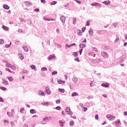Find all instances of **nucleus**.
<instances>
[{
    "label": "nucleus",
    "instance_id": "obj_51",
    "mask_svg": "<svg viewBox=\"0 0 127 127\" xmlns=\"http://www.w3.org/2000/svg\"><path fill=\"white\" fill-rule=\"evenodd\" d=\"M95 120H99V115L98 114H96L95 116Z\"/></svg>",
    "mask_w": 127,
    "mask_h": 127
},
{
    "label": "nucleus",
    "instance_id": "obj_21",
    "mask_svg": "<svg viewBox=\"0 0 127 127\" xmlns=\"http://www.w3.org/2000/svg\"><path fill=\"white\" fill-rule=\"evenodd\" d=\"M94 62H96V63H100L102 61L100 59H97L96 60H94Z\"/></svg>",
    "mask_w": 127,
    "mask_h": 127
},
{
    "label": "nucleus",
    "instance_id": "obj_58",
    "mask_svg": "<svg viewBox=\"0 0 127 127\" xmlns=\"http://www.w3.org/2000/svg\"><path fill=\"white\" fill-rule=\"evenodd\" d=\"M7 115L8 116V117H11V113L10 112H7Z\"/></svg>",
    "mask_w": 127,
    "mask_h": 127
},
{
    "label": "nucleus",
    "instance_id": "obj_17",
    "mask_svg": "<svg viewBox=\"0 0 127 127\" xmlns=\"http://www.w3.org/2000/svg\"><path fill=\"white\" fill-rule=\"evenodd\" d=\"M38 93L40 95H41V96H45V93L41 90H39Z\"/></svg>",
    "mask_w": 127,
    "mask_h": 127
},
{
    "label": "nucleus",
    "instance_id": "obj_2",
    "mask_svg": "<svg viewBox=\"0 0 127 127\" xmlns=\"http://www.w3.org/2000/svg\"><path fill=\"white\" fill-rule=\"evenodd\" d=\"M106 117L108 120H109V121H114V120L116 119V117L111 115H107Z\"/></svg>",
    "mask_w": 127,
    "mask_h": 127
},
{
    "label": "nucleus",
    "instance_id": "obj_41",
    "mask_svg": "<svg viewBox=\"0 0 127 127\" xmlns=\"http://www.w3.org/2000/svg\"><path fill=\"white\" fill-rule=\"evenodd\" d=\"M57 73H58L57 71H54L52 72V75L54 76V75H56Z\"/></svg>",
    "mask_w": 127,
    "mask_h": 127
},
{
    "label": "nucleus",
    "instance_id": "obj_60",
    "mask_svg": "<svg viewBox=\"0 0 127 127\" xmlns=\"http://www.w3.org/2000/svg\"><path fill=\"white\" fill-rule=\"evenodd\" d=\"M19 20L21 22H23V21H24V19H23V18H19Z\"/></svg>",
    "mask_w": 127,
    "mask_h": 127
},
{
    "label": "nucleus",
    "instance_id": "obj_44",
    "mask_svg": "<svg viewBox=\"0 0 127 127\" xmlns=\"http://www.w3.org/2000/svg\"><path fill=\"white\" fill-rule=\"evenodd\" d=\"M20 58L21 60H23L24 59V57L22 54L20 55Z\"/></svg>",
    "mask_w": 127,
    "mask_h": 127
},
{
    "label": "nucleus",
    "instance_id": "obj_62",
    "mask_svg": "<svg viewBox=\"0 0 127 127\" xmlns=\"http://www.w3.org/2000/svg\"><path fill=\"white\" fill-rule=\"evenodd\" d=\"M87 110H88V108H87V107H84L83 112H87Z\"/></svg>",
    "mask_w": 127,
    "mask_h": 127
},
{
    "label": "nucleus",
    "instance_id": "obj_52",
    "mask_svg": "<svg viewBox=\"0 0 127 127\" xmlns=\"http://www.w3.org/2000/svg\"><path fill=\"white\" fill-rule=\"evenodd\" d=\"M34 11H36V12H39V8H37L34 10Z\"/></svg>",
    "mask_w": 127,
    "mask_h": 127
},
{
    "label": "nucleus",
    "instance_id": "obj_64",
    "mask_svg": "<svg viewBox=\"0 0 127 127\" xmlns=\"http://www.w3.org/2000/svg\"><path fill=\"white\" fill-rule=\"evenodd\" d=\"M87 98L89 100H90V99H93V96H89Z\"/></svg>",
    "mask_w": 127,
    "mask_h": 127
},
{
    "label": "nucleus",
    "instance_id": "obj_49",
    "mask_svg": "<svg viewBox=\"0 0 127 127\" xmlns=\"http://www.w3.org/2000/svg\"><path fill=\"white\" fill-rule=\"evenodd\" d=\"M5 48H9L10 47V45L9 44H6L5 46Z\"/></svg>",
    "mask_w": 127,
    "mask_h": 127
},
{
    "label": "nucleus",
    "instance_id": "obj_1",
    "mask_svg": "<svg viewBox=\"0 0 127 127\" xmlns=\"http://www.w3.org/2000/svg\"><path fill=\"white\" fill-rule=\"evenodd\" d=\"M65 111L67 115H68L69 116L73 115V112L71 111V109L69 108V107H66L65 109Z\"/></svg>",
    "mask_w": 127,
    "mask_h": 127
},
{
    "label": "nucleus",
    "instance_id": "obj_63",
    "mask_svg": "<svg viewBox=\"0 0 127 127\" xmlns=\"http://www.w3.org/2000/svg\"><path fill=\"white\" fill-rule=\"evenodd\" d=\"M6 71H8L9 72V73H11V71H10V70L9 69V68H6L5 69Z\"/></svg>",
    "mask_w": 127,
    "mask_h": 127
},
{
    "label": "nucleus",
    "instance_id": "obj_9",
    "mask_svg": "<svg viewBox=\"0 0 127 127\" xmlns=\"http://www.w3.org/2000/svg\"><path fill=\"white\" fill-rule=\"evenodd\" d=\"M54 58H55V56H54V55H51L48 58V60H49V61H50V60H52L53 59H54Z\"/></svg>",
    "mask_w": 127,
    "mask_h": 127
},
{
    "label": "nucleus",
    "instance_id": "obj_55",
    "mask_svg": "<svg viewBox=\"0 0 127 127\" xmlns=\"http://www.w3.org/2000/svg\"><path fill=\"white\" fill-rule=\"evenodd\" d=\"M96 2H93L91 4V5L92 6H96Z\"/></svg>",
    "mask_w": 127,
    "mask_h": 127
},
{
    "label": "nucleus",
    "instance_id": "obj_14",
    "mask_svg": "<svg viewBox=\"0 0 127 127\" xmlns=\"http://www.w3.org/2000/svg\"><path fill=\"white\" fill-rule=\"evenodd\" d=\"M23 48L24 49V51H25V52H28V48H27V47L26 46H23Z\"/></svg>",
    "mask_w": 127,
    "mask_h": 127
},
{
    "label": "nucleus",
    "instance_id": "obj_56",
    "mask_svg": "<svg viewBox=\"0 0 127 127\" xmlns=\"http://www.w3.org/2000/svg\"><path fill=\"white\" fill-rule=\"evenodd\" d=\"M79 52L80 55H81L82 52H83V49H81L79 50Z\"/></svg>",
    "mask_w": 127,
    "mask_h": 127
},
{
    "label": "nucleus",
    "instance_id": "obj_57",
    "mask_svg": "<svg viewBox=\"0 0 127 127\" xmlns=\"http://www.w3.org/2000/svg\"><path fill=\"white\" fill-rule=\"evenodd\" d=\"M75 61H76L77 62H80V60H79V58H77L74 59Z\"/></svg>",
    "mask_w": 127,
    "mask_h": 127
},
{
    "label": "nucleus",
    "instance_id": "obj_37",
    "mask_svg": "<svg viewBox=\"0 0 127 127\" xmlns=\"http://www.w3.org/2000/svg\"><path fill=\"white\" fill-rule=\"evenodd\" d=\"M72 46V45L71 44H70L69 45H68V44H66L65 46V47L66 48H70V47H71Z\"/></svg>",
    "mask_w": 127,
    "mask_h": 127
},
{
    "label": "nucleus",
    "instance_id": "obj_50",
    "mask_svg": "<svg viewBox=\"0 0 127 127\" xmlns=\"http://www.w3.org/2000/svg\"><path fill=\"white\" fill-rule=\"evenodd\" d=\"M60 102H61L60 99L56 100V104H60Z\"/></svg>",
    "mask_w": 127,
    "mask_h": 127
},
{
    "label": "nucleus",
    "instance_id": "obj_3",
    "mask_svg": "<svg viewBox=\"0 0 127 127\" xmlns=\"http://www.w3.org/2000/svg\"><path fill=\"white\" fill-rule=\"evenodd\" d=\"M101 55L104 58H108V57H109V55H108V53L105 52H102Z\"/></svg>",
    "mask_w": 127,
    "mask_h": 127
},
{
    "label": "nucleus",
    "instance_id": "obj_4",
    "mask_svg": "<svg viewBox=\"0 0 127 127\" xmlns=\"http://www.w3.org/2000/svg\"><path fill=\"white\" fill-rule=\"evenodd\" d=\"M102 48L104 49V50H110L111 49V47H110L109 46H106V45H103L102 46Z\"/></svg>",
    "mask_w": 127,
    "mask_h": 127
},
{
    "label": "nucleus",
    "instance_id": "obj_45",
    "mask_svg": "<svg viewBox=\"0 0 127 127\" xmlns=\"http://www.w3.org/2000/svg\"><path fill=\"white\" fill-rule=\"evenodd\" d=\"M4 102V100H3V98H2L1 97H0V102L3 103Z\"/></svg>",
    "mask_w": 127,
    "mask_h": 127
},
{
    "label": "nucleus",
    "instance_id": "obj_18",
    "mask_svg": "<svg viewBox=\"0 0 127 127\" xmlns=\"http://www.w3.org/2000/svg\"><path fill=\"white\" fill-rule=\"evenodd\" d=\"M102 4L100 3L96 2V4L95 5V7H101Z\"/></svg>",
    "mask_w": 127,
    "mask_h": 127
},
{
    "label": "nucleus",
    "instance_id": "obj_28",
    "mask_svg": "<svg viewBox=\"0 0 127 127\" xmlns=\"http://www.w3.org/2000/svg\"><path fill=\"white\" fill-rule=\"evenodd\" d=\"M78 94L77 92H73L71 94L72 97H75V96H78Z\"/></svg>",
    "mask_w": 127,
    "mask_h": 127
},
{
    "label": "nucleus",
    "instance_id": "obj_25",
    "mask_svg": "<svg viewBox=\"0 0 127 127\" xmlns=\"http://www.w3.org/2000/svg\"><path fill=\"white\" fill-rule=\"evenodd\" d=\"M48 69L47 68L45 67H43L42 68H41V71L42 72H44V71H48Z\"/></svg>",
    "mask_w": 127,
    "mask_h": 127
},
{
    "label": "nucleus",
    "instance_id": "obj_7",
    "mask_svg": "<svg viewBox=\"0 0 127 127\" xmlns=\"http://www.w3.org/2000/svg\"><path fill=\"white\" fill-rule=\"evenodd\" d=\"M88 33L90 36H93L94 34V32L93 31V29L90 28L89 30H88Z\"/></svg>",
    "mask_w": 127,
    "mask_h": 127
},
{
    "label": "nucleus",
    "instance_id": "obj_43",
    "mask_svg": "<svg viewBox=\"0 0 127 127\" xmlns=\"http://www.w3.org/2000/svg\"><path fill=\"white\" fill-rule=\"evenodd\" d=\"M90 24H91L90 23V21L87 20L86 24V26H90Z\"/></svg>",
    "mask_w": 127,
    "mask_h": 127
},
{
    "label": "nucleus",
    "instance_id": "obj_10",
    "mask_svg": "<svg viewBox=\"0 0 127 127\" xmlns=\"http://www.w3.org/2000/svg\"><path fill=\"white\" fill-rule=\"evenodd\" d=\"M2 84H3L4 85H5L6 86L8 84V81H7V80H6L4 79H2Z\"/></svg>",
    "mask_w": 127,
    "mask_h": 127
},
{
    "label": "nucleus",
    "instance_id": "obj_53",
    "mask_svg": "<svg viewBox=\"0 0 127 127\" xmlns=\"http://www.w3.org/2000/svg\"><path fill=\"white\" fill-rule=\"evenodd\" d=\"M10 125H11V127H14V126H15L14 122H11L10 123Z\"/></svg>",
    "mask_w": 127,
    "mask_h": 127
},
{
    "label": "nucleus",
    "instance_id": "obj_40",
    "mask_svg": "<svg viewBox=\"0 0 127 127\" xmlns=\"http://www.w3.org/2000/svg\"><path fill=\"white\" fill-rule=\"evenodd\" d=\"M10 68H11V69H13V70H16V67L14 65H11Z\"/></svg>",
    "mask_w": 127,
    "mask_h": 127
},
{
    "label": "nucleus",
    "instance_id": "obj_11",
    "mask_svg": "<svg viewBox=\"0 0 127 127\" xmlns=\"http://www.w3.org/2000/svg\"><path fill=\"white\" fill-rule=\"evenodd\" d=\"M102 3L106 4V5H109V4H111V1L106 0V1L102 2Z\"/></svg>",
    "mask_w": 127,
    "mask_h": 127
},
{
    "label": "nucleus",
    "instance_id": "obj_48",
    "mask_svg": "<svg viewBox=\"0 0 127 127\" xmlns=\"http://www.w3.org/2000/svg\"><path fill=\"white\" fill-rule=\"evenodd\" d=\"M47 92V93L48 95H50V93H51V91H50V89H49L48 90L46 91Z\"/></svg>",
    "mask_w": 127,
    "mask_h": 127
},
{
    "label": "nucleus",
    "instance_id": "obj_59",
    "mask_svg": "<svg viewBox=\"0 0 127 127\" xmlns=\"http://www.w3.org/2000/svg\"><path fill=\"white\" fill-rule=\"evenodd\" d=\"M48 21H50V20H52V21H55V19L54 18H50V19H48L47 20Z\"/></svg>",
    "mask_w": 127,
    "mask_h": 127
},
{
    "label": "nucleus",
    "instance_id": "obj_38",
    "mask_svg": "<svg viewBox=\"0 0 127 127\" xmlns=\"http://www.w3.org/2000/svg\"><path fill=\"white\" fill-rule=\"evenodd\" d=\"M73 24H76V21H77V20L76 19V18L73 17Z\"/></svg>",
    "mask_w": 127,
    "mask_h": 127
},
{
    "label": "nucleus",
    "instance_id": "obj_27",
    "mask_svg": "<svg viewBox=\"0 0 127 127\" xmlns=\"http://www.w3.org/2000/svg\"><path fill=\"white\" fill-rule=\"evenodd\" d=\"M75 125V122L74 121H70L69 122V125L70 127H73Z\"/></svg>",
    "mask_w": 127,
    "mask_h": 127
},
{
    "label": "nucleus",
    "instance_id": "obj_61",
    "mask_svg": "<svg viewBox=\"0 0 127 127\" xmlns=\"http://www.w3.org/2000/svg\"><path fill=\"white\" fill-rule=\"evenodd\" d=\"M41 2L44 4L46 3V1H45V0H41Z\"/></svg>",
    "mask_w": 127,
    "mask_h": 127
},
{
    "label": "nucleus",
    "instance_id": "obj_20",
    "mask_svg": "<svg viewBox=\"0 0 127 127\" xmlns=\"http://www.w3.org/2000/svg\"><path fill=\"white\" fill-rule=\"evenodd\" d=\"M120 123H121V122L119 120H118L117 121L115 122V125L117 127H118V125H120Z\"/></svg>",
    "mask_w": 127,
    "mask_h": 127
},
{
    "label": "nucleus",
    "instance_id": "obj_29",
    "mask_svg": "<svg viewBox=\"0 0 127 127\" xmlns=\"http://www.w3.org/2000/svg\"><path fill=\"white\" fill-rule=\"evenodd\" d=\"M30 67H31V69L32 70H34V71H36V70L35 69V68H36L35 65L32 64V65H30Z\"/></svg>",
    "mask_w": 127,
    "mask_h": 127
},
{
    "label": "nucleus",
    "instance_id": "obj_46",
    "mask_svg": "<svg viewBox=\"0 0 127 127\" xmlns=\"http://www.w3.org/2000/svg\"><path fill=\"white\" fill-rule=\"evenodd\" d=\"M58 83L59 84H63L62 80H61V79L58 80Z\"/></svg>",
    "mask_w": 127,
    "mask_h": 127
},
{
    "label": "nucleus",
    "instance_id": "obj_30",
    "mask_svg": "<svg viewBox=\"0 0 127 127\" xmlns=\"http://www.w3.org/2000/svg\"><path fill=\"white\" fill-rule=\"evenodd\" d=\"M0 89L2 91H6V88L2 86H0Z\"/></svg>",
    "mask_w": 127,
    "mask_h": 127
},
{
    "label": "nucleus",
    "instance_id": "obj_26",
    "mask_svg": "<svg viewBox=\"0 0 127 127\" xmlns=\"http://www.w3.org/2000/svg\"><path fill=\"white\" fill-rule=\"evenodd\" d=\"M43 106H48L49 105H50V103L49 102H44L42 103Z\"/></svg>",
    "mask_w": 127,
    "mask_h": 127
},
{
    "label": "nucleus",
    "instance_id": "obj_6",
    "mask_svg": "<svg viewBox=\"0 0 127 127\" xmlns=\"http://www.w3.org/2000/svg\"><path fill=\"white\" fill-rule=\"evenodd\" d=\"M61 21L63 23H65V20H66V17L65 16H62L60 17Z\"/></svg>",
    "mask_w": 127,
    "mask_h": 127
},
{
    "label": "nucleus",
    "instance_id": "obj_33",
    "mask_svg": "<svg viewBox=\"0 0 127 127\" xmlns=\"http://www.w3.org/2000/svg\"><path fill=\"white\" fill-rule=\"evenodd\" d=\"M6 66L8 67V68H10L11 67V64H8L7 62H6Z\"/></svg>",
    "mask_w": 127,
    "mask_h": 127
},
{
    "label": "nucleus",
    "instance_id": "obj_31",
    "mask_svg": "<svg viewBox=\"0 0 127 127\" xmlns=\"http://www.w3.org/2000/svg\"><path fill=\"white\" fill-rule=\"evenodd\" d=\"M72 81L74 82V83H76L77 81H78V78L77 77H73L72 78Z\"/></svg>",
    "mask_w": 127,
    "mask_h": 127
},
{
    "label": "nucleus",
    "instance_id": "obj_54",
    "mask_svg": "<svg viewBox=\"0 0 127 127\" xmlns=\"http://www.w3.org/2000/svg\"><path fill=\"white\" fill-rule=\"evenodd\" d=\"M81 30H82V32H84V31H85V30H86V27H82L81 29Z\"/></svg>",
    "mask_w": 127,
    "mask_h": 127
},
{
    "label": "nucleus",
    "instance_id": "obj_22",
    "mask_svg": "<svg viewBox=\"0 0 127 127\" xmlns=\"http://www.w3.org/2000/svg\"><path fill=\"white\" fill-rule=\"evenodd\" d=\"M72 55L74 56V57H78V52H73Z\"/></svg>",
    "mask_w": 127,
    "mask_h": 127
},
{
    "label": "nucleus",
    "instance_id": "obj_12",
    "mask_svg": "<svg viewBox=\"0 0 127 127\" xmlns=\"http://www.w3.org/2000/svg\"><path fill=\"white\" fill-rule=\"evenodd\" d=\"M101 86L104 88H108V87H110V84L109 83H102Z\"/></svg>",
    "mask_w": 127,
    "mask_h": 127
},
{
    "label": "nucleus",
    "instance_id": "obj_24",
    "mask_svg": "<svg viewBox=\"0 0 127 127\" xmlns=\"http://www.w3.org/2000/svg\"><path fill=\"white\" fill-rule=\"evenodd\" d=\"M7 78L9 80L10 82H12L13 81V78H12V76L7 77Z\"/></svg>",
    "mask_w": 127,
    "mask_h": 127
},
{
    "label": "nucleus",
    "instance_id": "obj_5",
    "mask_svg": "<svg viewBox=\"0 0 127 127\" xmlns=\"http://www.w3.org/2000/svg\"><path fill=\"white\" fill-rule=\"evenodd\" d=\"M46 120H48V117L47 116L45 117L43 119V121L42 122V125H46Z\"/></svg>",
    "mask_w": 127,
    "mask_h": 127
},
{
    "label": "nucleus",
    "instance_id": "obj_42",
    "mask_svg": "<svg viewBox=\"0 0 127 127\" xmlns=\"http://www.w3.org/2000/svg\"><path fill=\"white\" fill-rule=\"evenodd\" d=\"M78 31H79L77 33L78 35H82V31H81V30H78Z\"/></svg>",
    "mask_w": 127,
    "mask_h": 127
},
{
    "label": "nucleus",
    "instance_id": "obj_35",
    "mask_svg": "<svg viewBox=\"0 0 127 127\" xmlns=\"http://www.w3.org/2000/svg\"><path fill=\"white\" fill-rule=\"evenodd\" d=\"M53 109H55L56 110H57L58 111H60V110H61V107L58 106V107H56L55 108H53Z\"/></svg>",
    "mask_w": 127,
    "mask_h": 127
},
{
    "label": "nucleus",
    "instance_id": "obj_23",
    "mask_svg": "<svg viewBox=\"0 0 127 127\" xmlns=\"http://www.w3.org/2000/svg\"><path fill=\"white\" fill-rule=\"evenodd\" d=\"M59 92L61 93H64L65 92V90L64 88H59Z\"/></svg>",
    "mask_w": 127,
    "mask_h": 127
},
{
    "label": "nucleus",
    "instance_id": "obj_36",
    "mask_svg": "<svg viewBox=\"0 0 127 127\" xmlns=\"http://www.w3.org/2000/svg\"><path fill=\"white\" fill-rule=\"evenodd\" d=\"M119 41H120V38H117L115 39V40L114 41V43H118V42H119Z\"/></svg>",
    "mask_w": 127,
    "mask_h": 127
},
{
    "label": "nucleus",
    "instance_id": "obj_8",
    "mask_svg": "<svg viewBox=\"0 0 127 127\" xmlns=\"http://www.w3.org/2000/svg\"><path fill=\"white\" fill-rule=\"evenodd\" d=\"M79 48L83 49V48H85V47H86V44L81 43L79 45Z\"/></svg>",
    "mask_w": 127,
    "mask_h": 127
},
{
    "label": "nucleus",
    "instance_id": "obj_16",
    "mask_svg": "<svg viewBox=\"0 0 127 127\" xmlns=\"http://www.w3.org/2000/svg\"><path fill=\"white\" fill-rule=\"evenodd\" d=\"M59 123L60 124V127H64V122L62 121V120H60L59 121Z\"/></svg>",
    "mask_w": 127,
    "mask_h": 127
},
{
    "label": "nucleus",
    "instance_id": "obj_47",
    "mask_svg": "<svg viewBox=\"0 0 127 127\" xmlns=\"http://www.w3.org/2000/svg\"><path fill=\"white\" fill-rule=\"evenodd\" d=\"M4 41L3 39H0V44H3Z\"/></svg>",
    "mask_w": 127,
    "mask_h": 127
},
{
    "label": "nucleus",
    "instance_id": "obj_39",
    "mask_svg": "<svg viewBox=\"0 0 127 127\" xmlns=\"http://www.w3.org/2000/svg\"><path fill=\"white\" fill-rule=\"evenodd\" d=\"M74 1H76V2H77V3H78V4H81V3H82V1L78 0H74Z\"/></svg>",
    "mask_w": 127,
    "mask_h": 127
},
{
    "label": "nucleus",
    "instance_id": "obj_32",
    "mask_svg": "<svg viewBox=\"0 0 127 127\" xmlns=\"http://www.w3.org/2000/svg\"><path fill=\"white\" fill-rule=\"evenodd\" d=\"M30 113L31 114H36V112H35V110H34L33 109H31L30 110Z\"/></svg>",
    "mask_w": 127,
    "mask_h": 127
},
{
    "label": "nucleus",
    "instance_id": "obj_15",
    "mask_svg": "<svg viewBox=\"0 0 127 127\" xmlns=\"http://www.w3.org/2000/svg\"><path fill=\"white\" fill-rule=\"evenodd\" d=\"M2 7H3V8L5 9H8L9 8V6H8L7 4H3Z\"/></svg>",
    "mask_w": 127,
    "mask_h": 127
},
{
    "label": "nucleus",
    "instance_id": "obj_13",
    "mask_svg": "<svg viewBox=\"0 0 127 127\" xmlns=\"http://www.w3.org/2000/svg\"><path fill=\"white\" fill-rule=\"evenodd\" d=\"M2 28L3 30H5V31H7L8 30V27L4 26V25H2Z\"/></svg>",
    "mask_w": 127,
    "mask_h": 127
},
{
    "label": "nucleus",
    "instance_id": "obj_19",
    "mask_svg": "<svg viewBox=\"0 0 127 127\" xmlns=\"http://www.w3.org/2000/svg\"><path fill=\"white\" fill-rule=\"evenodd\" d=\"M25 4L26 6H30V5H31V4H32L31 3V2H29V1H26Z\"/></svg>",
    "mask_w": 127,
    "mask_h": 127
},
{
    "label": "nucleus",
    "instance_id": "obj_34",
    "mask_svg": "<svg viewBox=\"0 0 127 127\" xmlns=\"http://www.w3.org/2000/svg\"><path fill=\"white\" fill-rule=\"evenodd\" d=\"M57 3V1H53L51 2V5H55Z\"/></svg>",
    "mask_w": 127,
    "mask_h": 127
}]
</instances>
